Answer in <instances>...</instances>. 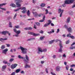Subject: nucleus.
Here are the masks:
<instances>
[{"label": "nucleus", "mask_w": 75, "mask_h": 75, "mask_svg": "<svg viewBox=\"0 0 75 75\" xmlns=\"http://www.w3.org/2000/svg\"><path fill=\"white\" fill-rule=\"evenodd\" d=\"M9 32L7 31H3L0 32V34L2 35H6V34H8Z\"/></svg>", "instance_id": "nucleus-6"}, {"label": "nucleus", "mask_w": 75, "mask_h": 75, "mask_svg": "<svg viewBox=\"0 0 75 75\" xmlns=\"http://www.w3.org/2000/svg\"><path fill=\"white\" fill-rule=\"evenodd\" d=\"M16 5L18 7H21V4L18 3V2H16Z\"/></svg>", "instance_id": "nucleus-20"}, {"label": "nucleus", "mask_w": 75, "mask_h": 75, "mask_svg": "<svg viewBox=\"0 0 75 75\" xmlns=\"http://www.w3.org/2000/svg\"><path fill=\"white\" fill-rule=\"evenodd\" d=\"M6 67H7V65H5L2 66V71H4V70L6 69Z\"/></svg>", "instance_id": "nucleus-13"}, {"label": "nucleus", "mask_w": 75, "mask_h": 75, "mask_svg": "<svg viewBox=\"0 0 75 75\" xmlns=\"http://www.w3.org/2000/svg\"><path fill=\"white\" fill-rule=\"evenodd\" d=\"M33 14L34 15V16L35 17L37 18L38 17V13H37V12H33Z\"/></svg>", "instance_id": "nucleus-12"}, {"label": "nucleus", "mask_w": 75, "mask_h": 75, "mask_svg": "<svg viewBox=\"0 0 75 75\" xmlns=\"http://www.w3.org/2000/svg\"><path fill=\"white\" fill-rule=\"evenodd\" d=\"M13 60H14V59L11 58L9 60V62H13Z\"/></svg>", "instance_id": "nucleus-38"}, {"label": "nucleus", "mask_w": 75, "mask_h": 75, "mask_svg": "<svg viewBox=\"0 0 75 75\" xmlns=\"http://www.w3.org/2000/svg\"><path fill=\"white\" fill-rule=\"evenodd\" d=\"M21 69H18L16 70V73H18L20 72V70Z\"/></svg>", "instance_id": "nucleus-23"}, {"label": "nucleus", "mask_w": 75, "mask_h": 75, "mask_svg": "<svg viewBox=\"0 0 75 75\" xmlns=\"http://www.w3.org/2000/svg\"><path fill=\"white\" fill-rule=\"evenodd\" d=\"M70 2L71 3H72L74 1V0H70Z\"/></svg>", "instance_id": "nucleus-64"}, {"label": "nucleus", "mask_w": 75, "mask_h": 75, "mask_svg": "<svg viewBox=\"0 0 75 75\" xmlns=\"http://www.w3.org/2000/svg\"><path fill=\"white\" fill-rule=\"evenodd\" d=\"M70 38H71L72 39H74L75 38V37L74 36H70Z\"/></svg>", "instance_id": "nucleus-51"}, {"label": "nucleus", "mask_w": 75, "mask_h": 75, "mask_svg": "<svg viewBox=\"0 0 75 75\" xmlns=\"http://www.w3.org/2000/svg\"><path fill=\"white\" fill-rule=\"evenodd\" d=\"M45 16H44L43 17L42 20H41L39 21V22L42 23V22H44L45 21Z\"/></svg>", "instance_id": "nucleus-11"}, {"label": "nucleus", "mask_w": 75, "mask_h": 75, "mask_svg": "<svg viewBox=\"0 0 75 75\" xmlns=\"http://www.w3.org/2000/svg\"><path fill=\"white\" fill-rule=\"evenodd\" d=\"M60 48L58 49V50L56 51L57 52H60L61 53L63 50H62V48H63V46H62V45H59Z\"/></svg>", "instance_id": "nucleus-4"}, {"label": "nucleus", "mask_w": 75, "mask_h": 75, "mask_svg": "<svg viewBox=\"0 0 75 75\" xmlns=\"http://www.w3.org/2000/svg\"><path fill=\"white\" fill-rule=\"evenodd\" d=\"M42 52H47V49H45L42 50Z\"/></svg>", "instance_id": "nucleus-44"}, {"label": "nucleus", "mask_w": 75, "mask_h": 75, "mask_svg": "<svg viewBox=\"0 0 75 75\" xmlns=\"http://www.w3.org/2000/svg\"><path fill=\"white\" fill-rule=\"evenodd\" d=\"M36 25H37V26H40V23L39 22H36L35 23Z\"/></svg>", "instance_id": "nucleus-30"}, {"label": "nucleus", "mask_w": 75, "mask_h": 75, "mask_svg": "<svg viewBox=\"0 0 75 75\" xmlns=\"http://www.w3.org/2000/svg\"><path fill=\"white\" fill-rule=\"evenodd\" d=\"M42 13H40L39 14H38V17H41V15H42Z\"/></svg>", "instance_id": "nucleus-55"}, {"label": "nucleus", "mask_w": 75, "mask_h": 75, "mask_svg": "<svg viewBox=\"0 0 75 75\" xmlns=\"http://www.w3.org/2000/svg\"><path fill=\"white\" fill-rule=\"evenodd\" d=\"M14 1L15 2H16V3H18L23 2L22 0H15Z\"/></svg>", "instance_id": "nucleus-15"}, {"label": "nucleus", "mask_w": 75, "mask_h": 75, "mask_svg": "<svg viewBox=\"0 0 75 75\" xmlns=\"http://www.w3.org/2000/svg\"><path fill=\"white\" fill-rule=\"evenodd\" d=\"M10 6L13 7H16V5L14 4H10Z\"/></svg>", "instance_id": "nucleus-22"}, {"label": "nucleus", "mask_w": 75, "mask_h": 75, "mask_svg": "<svg viewBox=\"0 0 75 75\" xmlns=\"http://www.w3.org/2000/svg\"><path fill=\"white\" fill-rule=\"evenodd\" d=\"M59 32V29H57V32H56V33H58Z\"/></svg>", "instance_id": "nucleus-57"}, {"label": "nucleus", "mask_w": 75, "mask_h": 75, "mask_svg": "<svg viewBox=\"0 0 75 75\" xmlns=\"http://www.w3.org/2000/svg\"><path fill=\"white\" fill-rule=\"evenodd\" d=\"M27 14L28 16H30V11H29V10H28V11L27 12Z\"/></svg>", "instance_id": "nucleus-35"}, {"label": "nucleus", "mask_w": 75, "mask_h": 75, "mask_svg": "<svg viewBox=\"0 0 75 75\" xmlns=\"http://www.w3.org/2000/svg\"><path fill=\"white\" fill-rule=\"evenodd\" d=\"M70 67H71V68H72V67H75V64H72V65H71L70 66Z\"/></svg>", "instance_id": "nucleus-45"}, {"label": "nucleus", "mask_w": 75, "mask_h": 75, "mask_svg": "<svg viewBox=\"0 0 75 75\" xmlns=\"http://www.w3.org/2000/svg\"><path fill=\"white\" fill-rule=\"evenodd\" d=\"M67 30L69 32V33H71L72 31V28H67Z\"/></svg>", "instance_id": "nucleus-16"}, {"label": "nucleus", "mask_w": 75, "mask_h": 75, "mask_svg": "<svg viewBox=\"0 0 75 75\" xmlns=\"http://www.w3.org/2000/svg\"><path fill=\"white\" fill-rule=\"evenodd\" d=\"M38 51L40 52H42V49L40 47H38Z\"/></svg>", "instance_id": "nucleus-19"}, {"label": "nucleus", "mask_w": 75, "mask_h": 75, "mask_svg": "<svg viewBox=\"0 0 75 75\" xmlns=\"http://www.w3.org/2000/svg\"><path fill=\"white\" fill-rule=\"evenodd\" d=\"M40 6L41 7H45V4L44 3H42L40 5Z\"/></svg>", "instance_id": "nucleus-34"}, {"label": "nucleus", "mask_w": 75, "mask_h": 75, "mask_svg": "<svg viewBox=\"0 0 75 75\" xmlns=\"http://www.w3.org/2000/svg\"><path fill=\"white\" fill-rule=\"evenodd\" d=\"M51 74H52V75H56V74H55V73H53V72H51Z\"/></svg>", "instance_id": "nucleus-63"}, {"label": "nucleus", "mask_w": 75, "mask_h": 75, "mask_svg": "<svg viewBox=\"0 0 75 75\" xmlns=\"http://www.w3.org/2000/svg\"><path fill=\"white\" fill-rule=\"evenodd\" d=\"M71 20V17H68L66 20V23H69L70 22Z\"/></svg>", "instance_id": "nucleus-10"}, {"label": "nucleus", "mask_w": 75, "mask_h": 75, "mask_svg": "<svg viewBox=\"0 0 75 75\" xmlns=\"http://www.w3.org/2000/svg\"><path fill=\"white\" fill-rule=\"evenodd\" d=\"M45 11L46 12L45 13V14H48V10H47V9H46L45 10Z\"/></svg>", "instance_id": "nucleus-41"}, {"label": "nucleus", "mask_w": 75, "mask_h": 75, "mask_svg": "<svg viewBox=\"0 0 75 75\" xmlns=\"http://www.w3.org/2000/svg\"><path fill=\"white\" fill-rule=\"evenodd\" d=\"M49 25H50L48 23H46L44 25V27H48Z\"/></svg>", "instance_id": "nucleus-32"}, {"label": "nucleus", "mask_w": 75, "mask_h": 75, "mask_svg": "<svg viewBox=\"0 0 75 75\" xmlns=\"http://www.w3.org/2000/svg\"><path fill=\"white\" fill-rule=\"evenodd\" d=\"M54 40H51V41H50L49 42V43L50 44H52L54 42Z\"/></svg>", "instance_id": "nucleus-31"}, {"label": "nucleus", "mask_w": 75, "mask_h": 75, "mask_svg": "<svg viewBox=\"0 0 75 75\" xmlns=\"http://www.w3.org/2000/svg\"><path fill=\"white\" fill-rule=\"evenodd\" d=\"M8 20H9V19H11V18H12V16H9L7 18Z\"/></svg>", "instance_id": "nucleus-39"}, {"label": "nucleus", "mask_w": 75, "mask_h": 75, "mask_svg": "<svg viewBox=\"0 0 75 75\" xmlns=\"http://www.w3.org/2000/svg\"><path fill=\"white\" fill-rule=\"evenodd\" d=\"M58 41H59L60 42L59 43V45H62V44L61 43V40L59 39H57L56 40V42H58Z\"/></svg>", "instance_id": "nucleus-18"}, {"label": "nucleus", "mask_w": 75, "mask_h": 75, "mask_svg": "<svg viewBox=\"0 0 75 75\" xmlns=\"http://www.w3.org/2000/svg\"><path fill=\"white\" fill-rule=\"evenodd\" d=\"M13 31L15 33H16L17 31V30L15 28L13 29Z\"/></svg>", "instance_id": "nucleus-56"}, {"label": "nucleus", "mask_w": 75, "mask_h": 75, "mask_svg": "<svg viewBox=\"0 0 75 75\" xmlns=\"http://www.w3.org/2000/svg\"><path fill=\"white\" fill-rule=\"evenodd\" d=\"M64 27L65 28H66L68 29V26L66 25H64Z\"/></svg>", "instance_id": "nucleus-52"}, {"label": "nucleus", "mask_w": 75, "mask_h": 75, "mask_svg": "<svg viewBox=\"0 0 75 75\" xmlns=\"http://www.w3.org/2000/svg\"><path fill=\"white\" fill-rule=\"evenodd\" d=\"M44 37L41 36L40 37V40L41 41H42V40H44Z\"/></svg>", "instance_id": "nucleus-27"}, {"label": "nucleus", "mask_w": 75, "mask_h": 75, "mask_svg": "<svg viewBox=\"0 0 75 75\" xmlns=\"http://www.w3.org/2000/svg\"><path fill=\"white\" fill-rule=\"evenodd\" d=\"M48 21V24L50 25V24H51V23L52 22V21H51V20H49Z\"/></svg>", "instance_id": "nucleus-42"}, {"label": "nucleus", "mask_w": 75, "mask_h": 75, "mask_svg": "<svg viewBox=\"0 0 75 75\" xmlns=\"http://www.w3.org/2000/svg\"><path fill=\"white\" fill-rule=\"evenodd\" d=\"M45 71L47 74L48 73V69L47 68H46L45 69Z\"/></svg>", "instance_id": "nucleus-58"}, {"label": "nucleus", "mask_w": 75, "mask_h": 75, "mask_svg": "<svg viewBox=\"0 0 75 75\" xmlns=\"http://www.w3.org/2000/svg\"><path fill=\"white\" fill-rule=\"evenodd\" d=\"M9 27H10V28H11V27H12L11 22L10 21H9Z\"/></svg>", "instance_id": "nucleus-25"}, {"label": "nucleus", "mask_w": 75, "mask_h": 75, "mask_svg": "<svg viewBox=\"0 0 75 75\" xmlns=\"http://www.w3.org/2000/svg\"><path fill=\"white\" fill-rule=\"evenodd\" d=\"M24 24L23 23V22H21L20 23V25H24Z\"/></svg>", "instance_id": "nucleus-62"}, {"label": "nucleus", "mask_w": 75, "mask_h": 75, "mask_svg": "<svg viewBox=\"0 0 75 75\" xmlns=\"http://www.w3.org/2000/svg\"><path fill=\"white\" fill-rule=\"evenodd\" d=\"M16 16H17V13H16L14 16L13 19H15L16 18Z\"/></svg>", "instance_id": "nucleus-48"}, {"label": "nucleus", "mask_w": 75, "mask_h": 75, "mask_svg": "<svg viewBox=\"0 0 75 75\" xmlns=\"http://www.w3.org/2000/svg\"><path fill=\"white\" fill-rule=\"evenodd\" d=\"M71 36V33H69V34H67V37H70Z\"/></svg>", "instance_id": "nucleus-40"}, {"label": "nucleus", "mask_w": 75, "mask_h": 75, "mask_svg": "<svg viewBox=\"0 0 75 75\" xmlns=\"http://www.w3.org/2000/svg\"><path fill=\"white\" fill-rule=\"evenodd\" d=\"M5 48H6V46H5V45H2L1 47V50H3Z\"/></svg>", "instance_id": "nucleus-26"}, {"label": "nucleus", "mask_w": 75, "mask_h": 75, "mask_svg": "<svg viewBox=\"0 0 75 75\" xmlns=\"http://www.w3.org/2000/svg\"><path fill=\"white\" fill-rule=\"evenodd\" d=\"M16 33V34H19L21 33V31L20 30H17Z\"/></svg>", "instance_id": "nucleus-29"}, {"label": "nucleus", "mask_w": 75, "mask_h": 75, "mask_svg": "<svg viewBox=\"0 0 75 75\" xmlns=\"http://www.w3.org/2000/svg\"><path fill=\"white\" fill-rule=\"evenodd\" d=\"M20 49H21L22 54H26L27 52V49L26 48H24L21 46H20Z\"/></svg>", "instance_id": "nucleus-3"}, {"label": "nucleus", "mask_w": 75, "mask_h": 75, "mask_svg": "<svg viewBox=\"0 0 75 75\" xmlns=\"http://www.w3.org/2000/svg\"><path fill=\"white\" fill-rule=\"evenodd\" d=\"M18 58H19V59H23V57H21L20 55H18Z\"/></svg>", "instance_id": "nucleus-33"}, {"label": "nucleus", "mask_w": 75, "mask_h": 75, "mask_svg": "<svg viewBox=\"0 0 75 75\" xmlns=\"http://www.w3.org/2000/svg\"><path fill=\"white\" fill-rule=\"evenodd\" d=\"M8 51V49H6L2 50V53L6 54V53Z\"/></svg>", "instance_id": "nucleus-9"}, {"label": "nucleus", "mask_w": 75, "mask_h": 75, "mask_svg": "<svg viewBox=\"0 0 75 75\" xmlns=\"http://www.w3.org/2000/svg\"><path fill=\"white\" fill-rule=\"evenodd\" d=\"M33 0V4H35L36 1H35V0Z\"/></svg>", "instance_id": "nucleus-54"}, {"label": "nucleus", "mask_w": 75, "mask_h": 75, "mask_svg": "<svg viewBox=\"0 0 75 75\" xmlns=\"http://www.w3.org/2000/svg\"><path fill=\"white\" fill-rule=\"evenodd\" d=\"M33 28L31 27L25 28H24V30H31Z\"/></svg>", "instance_id": "nucleus-14"}, {"label": "nucleus", "mask_w": 75, "mask_h": 75, "mask_svg": "<svg viewBox=\"0 0 75 75\" xmlns=\"http://www.w3.org/2000/svg\"><path fill=\"white\" fill-rule=\"evenodd\" d=\"M69 43V40H68L66 42V44H68Z\"/></svg>", "instance_id": "nucleus-47"}, {"label": "nucleus", "mask_w": 75, "mask_h": 75, "mask_svg": "<svg viewBox=\"0 0 75 75\" xmlns=\"http://www.w3.org/2000/svg\"><path fill=\"white\" fill-rule=\"evenodd\" d=\"M21 74H24L25 73H24V71H21Z\"/></svg>", "instance_id": "nucleus-61"}, {"label": "nucleus", "mask_w": 75, "mask_h": 75, "mask_svg": "<svg viewBox=\"0 0 75 75\" xmlns=\"http://www.w3.org/2000/svg\"><path fill=\"white\" fill-rule=\"evenodd\" d=\"M20 9H21V10H23V11H22V13H23V14H25V13H27V11L25 7H22V8H18L14 10V11L15 12H16L17 11H18L19 10H20Z\"/></svg>", "instance_id": "nucleus-2"}, {"label": "nucleus", "mask_w": 75, "mask_h": 75, "mask_svg": "<svg viewBox=\"0 0 75 75\" xmlns=\"http://www.w3.org/2000/svg\"><path fill=\"white\" fill-rule=\"evenodd\" d=\"M61 11L62 12V10H61V9L60 8L58 9V13L59 14V13H61Z\"/></svg>", "instance_id": "nucleus-28"}, {"label": "nucleus", "mask_w": 75, "mask_h": 75, "mask_svg": "<svg viewBox=\"0 0 75 75\" xmlns=\"http://www.w3.org/2000/svg\"><path fill=\"white\" fill-rule=\"evenodd\" d=\"M25 58L26 59L23 60V61L25 63L26 65H25V68H30V65L27 64V63H28V61H29V58L27 55H26L25 56Z\"/></svg>", "instance_id": "nucleus-1"}, {"label": "nucleus", "mask_w": 75, "mask_h": 75, "mask_svg": "<svg viewBox=\"0 0 75 75\" xmlns=\"http://www.w3.org/2000/svg\"><path fill=\"white\" fill-rule=\"evenodd\" d=\"M63 12H64V10H62V12L61 13H60V17H61V16H62V13H63Z\"/></svg>", "instance_id": "nucleus-36"}, {"label": "nucleus", "mask_w": 75, "mask_h": 75, "mask_svg": "<svg viewBox=\"0 0 75 75\" xmlns=\"http://www.w3.org/2000/svg\"><path fill=\"white\" fill-rule=\"evenodd\" d=\"M56 69L57 71H59L60 69H61V67L57 66L56 67Z\"/></svg>", "instance_id": "nucleus-17"}, {"label": "nucleus", "mask_w": 75, "mask_h": 75, "mask_svg": "<svg viewBox=\"0 0 75 75\" xmlns=\"http://www.w3.org/2000/svg\"><path fill=\"white\" fill-rule=\"evenodd\" d=\"M17 64H12L11 67V68L12 69H14V68H16V67L17 66Z\"/></svg>", "instance_id": "nucleus-7"}, {"label": "nucleus", "mask_w": 75, "mask_h": 75, "mask_svg": "<svg viewBox=\"0 0 75 75\" xmlns=\"http://www.w3.org/2000/svg\"><path fill=\"white\" fill-rule=\"evenodd\" d=\"M28 34H30V35H33V36H38V35H40L39 34H36L35 33L33 32H28Z\"/></svg>", "instance_id": "nucleus-5"}, {"label": "nucleus", "mask_w": 75, "mask_h": 75, "mask_svg": "<svg viewBox=\"0 0 75 75\" xmlns=\"http://www.w3.org/2000/svg\"><path fill=\"white\" fill-rule=\"evenodd\" d=\"M34 20V18H31V19H28V20H30V21Z\"/></svg>", "instance_id": "nucleus-50"}, {"label": "nucleus", "mask_w": 75, "mask_h": 75, "mask_svg": "<svg viewBox=\"0 0 75 75\" xmlns=\"http://www.w3.org/2000/svg\"><path fill=\"white\" fill-rule=\"evenodd\" d=\"M3 63H4V64H7L8 62H7V61H4L3 62Z\"/></svg>", "instance_id": "nucleus-43"}, {"label": "nucleus", "mask_w": 75, "mask_h": 75, "mask_svg": "<svg viewBox=\"0 0 75 75\" xmlns=\"http://www.w3.org/2000/svg\"><path fill=\"white\" fill-rule=\"evenodd\" d=\"M66 70L67 71H68V66L67 65V66L66 67Z\"/></svg>", "instance_id": "nucleus-53"}, {"label": "nucleus", "mask_w": 75, "mask_h": 75, "mask_svg": "<svg viewBox=\"0 0 75 75\" xmlns=\"http://www.w3.org/2000/svg\"><path fill=\"white\" fill-rule=\"evenodd\" d=\"M2 10H4V11H6V9L5 8H0Z\"/></svg>", "instance_id": "nucleus-49"}, {"label": "nucleus", "mask_w": 75, "mask_h": 75, "mask_svg": "<svg viewBox=\"0 0 75 75\" xmlns=\"http://www.w3.org/2000/svg\"><path fill=\"white\" fill-rule=\"evenodd\" d=\"M7 40V38H0V41H6Z\"/></svg>", "instance_id": "nucleus-21"}, {"label": "nucleus", "mask_w": 75, "mask_h": 75, "mask_svg": "<svg viewBox=\"0 0 75 75\" xmlns=\"http://www.w3.org/2000/svg\"><path fill=\"white\" fill-rule=\"evenodd\" d=\"M6 4H7V3H3L1 4H0V7H2L3 6H5V5H6Z\"/></svg>", "instance_id": "nucleus-24"}, {"label": "nucleus", "mask_w": 75, "mask_h": 75, "mask_svg": "<svg viewBox=\"0 0 75 75\" xmlns=\"http://www.w3.org/2000/svg\"><path fill=\"white\" fill-rule=\"evenodd\" d=\"M75 49V46L71 47L70 48V49H71V50H73V49Z\"/></svg>", "instance_id": "nucleus-37"}, {"label": "nucleus", "mask_w": 75, "mask_h": 75, "mask_svg": "<svg viewBox=\"0 0 75 75\" xmlns=\"http://www.w3.org/2000/svg\"><path fill=\"white\" fill-rule=\"evenodd\" d=\"M15 74H16V72H12L11 75H15Z\"/></svg>", "instance_id": "nucleus-59"}, {"label": "nucleus", "mask_w": 75, "mask_h": 75, "mask_svg": "<svg viewBox=\"0 0 75 75\" xmlns=\"http://www.w3.org/2000/svg\"><path fill=\"white\" fill-rule=\"evenodd\" d=\"M15 27L16 28H20L19 25H17V26H15Z\"/></svg>", "instance_id": "nucleus-46"}, {"label": "nucleus", "mask_w": 75, "mask_h": 75, "mask_svg": "<svg viewBox=\"0 0 75 75\" xmlns=\"http://www.w3.org/2000/svg\"><path fill=\"white\" fill-rule=\"evenodd\" d=\"M65 4H71V1L70 0H66L64 1Z\"/></svg>", "instance_id": "nucleus-8"}, {"label": "nucleus", "mask_w": 75, "mask_h": 75, "mask_svg": "<svg viewBox=\"0 0 75 75\" xmlns=\"http://www.w3.org/2000/svg\"><path fill=\"white\" fill-rule=\"evenodd\" d=\"M6 45L7 47H10V45L8 44H6Z\"/></svg>", "instance_id": "nucleus-60"}]
</instances>
